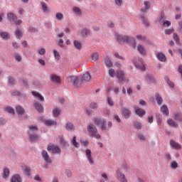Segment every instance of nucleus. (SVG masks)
Masks as SVG:
<instances>
[{"instance_id":"47","label":"nucleus","mask_w":182,"mask_h":182,"mask_svg":"<svg viewBox=\"0 0 182 182\" xmlns=\"http://www.w3.org/2000/svg\"><path fill=\"white\" fill-rule=\"evenodd\" d=\"M81 33L82 36H87V35H90V31L87 28H82L81 31Z\"/></svg>"},{"instance_id":"24","label":"nucleus","mask_w":182,"mask_h":182,"mask_svg":"<svg viewBox=\"0 0 182 182\" xmlns=\"http://www.w3.org/2000/svg\"><path fill=\"white\" fill-rule=\"evenodd\" d=\"M60 144L62 146V147H63L64 149L65 147H69V143L68 142V141H66L65 139V138H63V136H60Z\"/></svg>"},{"instance_id":"64","label":"nucleus","mask_w":182,"mask_h":182,"mask_svg":"<svg viewBox=\"0 0 182 182\" xmlns=\"http://www.w3.org/2000/svg\"><path fill=\"white\" fill-rule=\"evenodd\" d=\"M178 32H182V21H178Z\"/></svg>"},{"instance_id":"38","label":"nucleus","mask_w":182,"mask_h":182,"mask_svg":"<svg viewBox=\"0 0 182 182\" xmlns=\"http://www.w3.org/2000/svg\"><path fill=\"white\" fill-rule=\"evenodd\" d=\"M60 112H62V110L60 109V108H55L53 109V115L54 117H58V116L60 115Z\"/></svg>"},{"instance_id":"17","label":"nucleus","mask_w":182,"mask_h":182,"mask_svg":"<svg viewBox=\"0 0 182 182\" xmlns=\"http://www.w3.org/2000/svg\"><path fill=\"white\" fill-rule=\"evenodd\" d=\"M10 182H22V178L21 175L15 173L11 177Z\"/></svg>"},{"instance_id":"7","label":"nucleus","mask_w":182,"mask_h":182,"mask_svg":"<svg viewBox=\"0 0 182 182\" xmlns=\"http://www.w3.org/2000/svg\"><path fill=\"white\" fill-rule=\"evenodd\" d=\"M47 150L48 151H52L54 154H60L62 151L59 146L55 145L48 146Z\"/></svg>"},{"instance_id":"39","label":"nucleus","mask_w":182,"mask_h":182,"mask_svg":"<svg viewBox=\"0 0 182 182\" xmlns=\"http://www.w3.org/2000/svg\"><path fill=\"white\" fill-rule=\"evenodd\" d=\"M55 19L58 22H60V21H63V14H62L60 12H57L55 14Z\"/></svg>"},{"instance_id":"13","label":"nucleus","mask_w":182,"mask_h":182,"mask_svg":"<svg viewBox=\"0 0 182 182\" xmlns=\"http://www.w3.org/2000/svg\"><path fill=\"white\" fill-rule=\"evenodd\" d=\"M104 63L107 68H113V62L108 55L104 57Z\"/></svg>"},{"instance_id":"31","label":"nucleus","mask_w":182,"mask_h":182,"mask_svg":"<svg viewBox=\"0 0 182 182\" xmlns=\"http://www.w3.org/2000/svg\"><path fill=\"white\" fill-rule=\"evenodd\" d=\"M141 21H142V23L146 27L149 28L150 26V22H149V20L145 18L144 16H140Z\"/></svg>"},{"instance_id":"48","label":"nucleus","mask_w":182,"mask_h":182,"mask_svg":"<svg viewBox=\"0 0 182 182\" xmlns=\"http://www.w3.org/2000/svg\"><path fill=\"white\" fill-rule=\"evenodd\" d=\"M73 11L75 14V15H81L82 14V11H80V9L79 7H73Z\"/></svg>"},{"instance_id":"30","label":"nucleus","mask_w":182,"mask_h":182,"mask_svg":"<svg viewBox=\"0 0 182 182\" xmlns=\"http://www.w3.org/2000/svg\"><path fill=\"white\" fill-rule=\"evenodd\" d=\"M155 99H156V101L157 102V105H159V106L163 105V97H161V95L156 94Z\"/></svg>"},{"instance_id":"51","label":"nucleus","mask_w":182,"mask_h":182,"mask_svg":"<svg viewBox=\"0 0 182 182\" xmlns=\"http://www.w3.org/2000/svg\"><path fill=\"white\" fill-rule=\"evenodd\" d=\"M174 119L175 120H178L179 122H182V114L181 113L175 114Z\"/></svg>"},{"instance_id":"20","label":"nucleus","mask_w":182,"mask_h":182,"mask_svg":"<svg viewBox=\"0 0 182 182\" xmlns=\"http://www.w3.org/2000/svg\"><path fill=\"white\" fill-rule=\"evenodd\" d=\"M31 93L33 96H34V97H36V99H38V100H39L40 102H45V98L43 97V96H42V95H41V93L36 91H33Z\"/></svg>"},{"instance_id":"54","label":"nucleus","mask_w":182,"mask_h":182,"mask_svg":"<svg viewBox=\"0 0 182 182\" xmlns=\"http://www.w3.org/2000/svg\"><path fill=\"white\" fill-rule=\"evenodd\" d=\"M166 21V16L164 14H161L159 19V23L161 25Z\"/></svg>"},{"instance_id":"35","label":"nucleus","mask_w":182,"mask_h":182,"mask_svg":"<svg viewBox=\"0 0 182 182\" xmlns=\"http://www.w3.org/2000/svg\"><path fill=\"white\" fill-rule=\"evenodd\" d=\"M144 9H141L142 12H146L147 9H150V7L151 6V4L150 1H145L144 2Z\"/></svg>"},{"instance_id":"3","label":"nucleus","mask_w":182,"mask_h":182,"mask_svg":"<svg viewBox=\"0 0 182 182\" xmlns=\"http://www.w3.org/2000/svg\"><path fill=\"white\" fill-rule=\"evenodd\" d=\"M93 122L96 126H101V130L102 132H107L113 124L112 121H109L107 122V127H106L105 124V119H101L100 118H94Z\"/></svg>"},{"instance_id":"43","label":"nucleus","mask_w":182,"mask_h":182,"mask_svg":"<svg viewBox=\"0 0 182 182\" xmlns=\"http://www.w3.org/2000/svg\"><path fill=\"white\" fill-rule=\"evenodd\" d=\"M133 63L135 67L142 70V72H144V70H146V66L144 65L140 66L139 64H137L135 60H133Z\"/></svg>"},{"instance_id":"22","label":"nucleus","mask_w":182,"mask_h":182,"mask_svg":"<svg viewBox=\"0 0 182 182\" xmlns=\"http://www.w3.org/2000/svg\"><path fill=\"white\" fill-rule=\"evenodd\" d=\"M170 144L173 149H176V150H181V144H178V142H176L174 140H171Z\"/></svg>"},{"instance_id":"58","label":"nucleus","mask_w":182,"mask_h":182,"mask_svg":"<svg viewBox=\"0 0 182 182\" xmlns=\"http://www.w3.org/2000/svg\"><path fill=\"white\" fill-rule=\"evenodd\" d=\"M109 75L110 77H113L114 76H116V71L113 68H110L109 70Z\"/></svg>"},{"instance_id":"1","label":"nucleus","mask_w":182,"mask_h":182,"mask_svg":"<svg viewBox=\"0 0 182 182\" xmlns=\"http://www.w3.org/2000/svg\"><path fill=\"white\" fill-rule=\"evenodd\" d=\"M92 79L90 76V73L89 72L85 73L81 80H79V77L76 75H71L68 77V82L69 83H73V86L75 87H80L83 83H86V82H89Z\"/></svg>"},{"instance_id":"14","label":"nucleus","mask_w":182,"mask_h":182,"mask_svg":"<svg viewBox=\"0 0 182 182\" xmlns=\"http://www.w3.org/2000/svg\"><path fill=\"white\" fill-rule=\"evenodd\" d=\"M38 127L35 125L28 126V134H38Z\"/></svg>"},{"instance_id":"62","label":"nucleus","mask_w":182,"mask_h":182,"mask_svg":"<svg viewBox=\"0 0 182 182\" xmlns=\"http://www.w3.org/2000/svg\"><path fill=\"white\" fill-rule=\"evenodd\" d=\"M166 82L167 85H168V86L171 88L174 87V82L171 81L168 78H166Z\"/></svg>"},{"instance_id":"56","label":"nucleus","mask_w":182,"mask_h":182,"mask_svg":"<svg viewBox=\"0 0 182 182\" xmlns=\"http://www.w3.org/2000/svg\"><path fill=\"white\" fill-rule=\"evenodd\" d=\"M134 129H136L137 130H140V129H141V122H134Z\"/></svg>"},{"instance_id":"28","label":"nucleus","mask_w":182,"mask_h":182,"mask_svg":"<svg viewBox=\"0 0 182 182\" xmlns=\"http://www.w3.org/2000/svg\"><path fill=\"white\" fill-rule=\"evenodd\" d=\"M45 124H46V126H57L58 121L53 119H46L45 121Z\"/></svg>"},{"instance_id":"19","label":"nucleus","mask_w":182,"mask_h":182,"mask_svg":"<svg viewBox=\"0 0 182 182\" xmlns=\"http://www.w3.org/2000/svg\"><path fill=\"white\" fill-rule=\"evenodd\" d=\"M135 113L139 117H143L144 114H146V111L141 108H139V107H135Z\"/></svg>"},{"instance_id":"11","label":"nucleus","mask_w":182,"mask_h":182,"mask_svg":"<svg viewBox=\"0 0 182 182\" xmlns=\"http://www.w3.org/2000/svg\"><path fill=\"white\" fill-rule=\"evenodd\" d=\"M144 80L147 83H156V78L151 74H146L144 77Z\"/></svg>"},{"instance_id":"44","label":"nucleus","mask_w":182,"mask_h":182,"mask_svg":"<svg viewBox=\"0 0 182 182\" xmlns=\"http://www.w3.org/2000/svg\"><path fill=\"white\" fill-rule=\"evenodd\" d=\"M170 167L171 168H173V170H176V168H178V163L176 161H172L170 163Z\"/></svg>"},{"instance_id":"36","label":"nucleus","mask_w":182,"mask_h":182,"mask_svg":"<svg viewBox=\"0 0 182 182\" xmlns=\"http://www.w3.org/2000/svg\"><path fill=\"white\" fill-rule=\"evenodd\" d=\"M167 123L171 127H175V128L178 127V124L177 123H176V122L174 120H173L172 119H168Z\"/></svg>"},{"instance_id":"5","label":"nucleus","mask_w":182,"mask_h":182,"mask_svg":"<svg viewBox=\"0 0 182 182\" xmlns=\"http://www.w3.org/2000/svg\"><path fill=\"white\" fill-rule=\"evenodd\" d=\"M117 78L118 83H123L124 82L127 83L129 82V78L126 77V73L122 70L117 71Z\"/></svg>"},{"instance_id":"37","label":"nucleus","mask_w":182,"mask_h":182,"mask_svg":"<svg viewBox=\"0 0 182 182\" xmlns=\"http://www.w3.org/2000/svg\"><path fill=\"white\" fill-rule=\"evenodd\" d=\"M137 50L141 55H146V48H144V46L140 44L137 46Z\"/></svg>"},{"instance_id":"18","label":"nucleus","mask_w":182,"mask_h":182,"mask_svg":"<svg viewBox=\"0 0 182 182\" xmlns=\"http://www.w3.org/2000/svg\"><path fill=\"white\" fill-rule=\"evenodd\" d=\"M7 18L8 21L11 22V23H14L16 19H18V17H16V15L14 13H9L7 14Z\"/></svg>"},{"instance_id":"23","label":"nucleus","mask_w":182,"mask_h":182,"mask_svg":"<svg viewBox=\"0 0 182 182\" xmlns=\"http://www.w3.org/2000/svg\"><path fill=\"white\" fill-rule=\"evenodd\" d=\"M50 80L51 82H53L54 83H58V84L60 83L61 82L60 77L55 74H52L50 75Z\"/></svg>"},{"instance_id":"27","label":"nucleus","mask_w":182,"mask_h":182,"mask_svg":"<svg viewBox=\"0 0 182 182\" xmlns=\"http://www.w3.org/2000/svg\"><path fill=\"white\" fill-rule=\"evenodd\" d=\"M65 130H68V132L75 131V125L72 122H67L65 124Z\"/></svg>"},{"instance_id":"59","label":"nucleus","mask_w":182,"mask_h":182,"mask_svg":"<svg viewBox=\"0 0 182 182\" xmlns=\"http://www.w3.org/2000/svg\"><path fill=\"white\" fill-rule=\"evenodd\" d=\"M137 137L139 140H141V141H145L146 136L143 134H138Z\"/></svg>"},{"instance_id":"53","label":"nucleus","mask_w":182,"mask_h":182,"mask_svg":"<svg viewBox=\"0 0 182 182\" xmlns=\"http://www.w3.org/2000/svg\"><path fill=\"white\" fill-rule=\"evenodd\" d=\"M161 25H163L165 28H168V26H171V21L165 20Z\"/></svg>"},{"instance_id":"4","label":"nucleus","mask_w":182,"mask_h":182,"mask_svg":"<svg viewBox=\"0 0 182 182\" xmlns=\"http://www.w3.org/2000/svg\"><path fill=\"white\" fill-rule=\"evenodd\" d=\"M87 131L92 137L95 139H100V134H97V128L93 124H89L87 126Z\"/></svg>"},{"instance_id":"42","label":"nucleus","mask_w":182,"mask_h":182,"mask_svg":"<svg viewBox=\"0 0 182 182\" xmlns=\"http://www.w3.org/2000/svg\"><path fill=\"white\" fill-rule=\"evenodd\" d=\"M109 181V176L106 173H102L101 174V178L100 180V182H107Z\"/></svg>"},{"instance_id":"26","label":"nucleus","mask_w":182,"mask_h":182,"mask_svg":"<svg viewBox=\"0 0 182 182\" xmlns=\"http://www.w3.org/2000/svg\"><path fill=\"white\" fill-rule=\"evenodd\" d=\"M11 174V171L8 168H4L2 178L4 179L9 178V175Z\"/></svg>"},{"instance_id":"55","label":"nucleus","mask_w":182,"mask_h":182,"mask_svg":"<svg viewBox=\"0 0 182 182\" xmlns=\"http://www.w3.org/2000/svg\"><path fill=\"white\" fill-rule=\"evenodd\" d=\"M174 32V28H166L164 31L165 35H171Z\"/></svg>"},{"instance_id":"60","label":"nucleus","mask_w":182,"mask_h":182,"mask_svg":"<svg viewBox=\"0 0 182 182\" xmlns=\"http://www.w3.org/2000/svg\"><path fill=\"white\" fill-rule=\"evenodd\" d=\"M11 95L12 96H21V92L16 90H14L13 91H11Z\"/></svg>"},{"instance_id":"25","label":"nucleus","mask_w":182,"mask_h":182,"mask_svg":"<svg viewBox=\"0 0 182 182\" xmlns=\"http://www.w3.org/2000/svg\"><path fill=\"white\" fill-rule=\"evenodd\" d=\"M16 112L20 116H23V114H25V109H23L21 105L16 106Z\"/></svg>"},{"instance_id":"61","label":"nucleus","mask_w":182,"mask_h":182,"mask_svg":"<svg viewBox=\"0 0 182 182\" xmlns=\"http://www.w3.org/2000/svg\"><path fill=\"white\" fill-rule=\"evenodd\" d=\"M114 4L117 6H122L123 5V0H114Z\"/></svg>"},{"instance_id":"12","label":"nucleus","mask_w":182,"mask_h":182,"mask_svg":"<svg viewBox=\"0 0 182 182\" xmlns=\"http://www.w3.org/2000/svg\"><path fill=\"white\" fill-rule=\"evenodd\" d=\"M117 178L119 182H127L126 176L120 172V171H117Z\"/></svg>"},{"instance_id":"15","label":"nucleus","mask_w":182,"mask_h":182,"mask_svg":"<svg viewBox=\"0 0 182 182\" xmlns=\"http://www.w3.org/2000/svg\"><path fill=\"white\" fill-rule=\"evenodd\" d=\"M28 140L31 143H36V141L39 139V135L38 134H28Z\"/></svg>"},{"instance_id":"16","label":"nucleus","mask_w":182,"mask_h":182,"mask_svg":"<svg viewBox=\"0 0 182 182\" xmlns=\"http://www.w3.org/2000/svg\"><path fill=\"white\" fill-rule=\"evenodd\" d=\"M33 106L38 113H42L43 112V106H42V104L40 102L35 101L33 102Z\"/></svg>"},{"instance_id":"2","label":"nucleus","mask_w":182,"mask_h":182,"mask_svg":"<svg viewBox=\"0 0 182 182\" xmlns=\"http://www.w3.org/2000/svg\"><path fill=\"white\" fill-rule=\"evenodd\" d=\"M117 40L118 41V42H126L127 43H129V45L132 46L133 49H136L137 46V43H136V38L130 37L129 36L117 34Z\"/></svg>"},{"instance_id":"33","label":"nucleus","mask_w":182,"mask_h":182,"mask_svg":"<svg viewBox=\"0 0 182 182\" xmlns=\"http://www.w3.org/2000/svg\"><path fill=\"white\" fill-rule=\"evenodd\" d=\"M23 171L24 173V174H26V176H28V177H30L31 176V167L28 166H24L23 168Z\"/></svg>"},{"instance_id":"41","label":"nucleus","mask_w":182,"mask_h":182,"mask_svg":"<svg viewBox=\"0 0 182 182\" xmlns=\"http://www.w3.org/2000/svg\"><path fill=\"white\" fill-rule=\"evenodd\" d=\"M4 110L7 112V113H10V114H15V109L11 106L6 107Z\"/></svg>"},{"instance_id":"49","label":"nucleus","mask_w":182,"mask_h":182,"mask_svg":"<svg viewBox=\"0 0 182 182\" xmlns=\"http://www.w3.org/2000/svg\"><path fill=\"white\" fill-rule=\"evenodd\" d=\"M53 55L55 60H60V54L56 50H53Z\"/></svg>"},{"instance_id":"29","label":"nucleus","mask_w":182,"mask_h":182,"mask_svg":"<svg viewBox=\"0 0 182 182\" xmlns=\"http://www.w3.org/2000/svg\"><path fill=\"white\" fill-rule=\"evenodd\" d=\"M70 143L71 144H73V146L74 147H75V149H79L80 144H79V142H77V141H76V136H73V139L70 140Z\"/></svg>"},{"instance_id":"10","label":"nucleus","mask_w":182,"mask_h":182,"mask_svg":"<svg viewBox=\"0 0 182 182\" xmlns=\"http://www.w3.org/2000/svg\"><path fill=\"white\" fill-rule=\"evenodd\" d=\"M41 9L43 14H49L50 12V8L45 1H41Z\"/></svg>"},{"instance_id":"8","label":"nucleus","mask_w":182,"mask_h":182,"mask_svg":"<svg viewBox=\"0 0 182 182\" xmlns=\"http://www.w3.org/2000/svg\"><path fill=\"white\" fill-rule=\"evenodd\" d=\"M85 156L88 163L91 166H93V164H95V159H93V157H92V151L90 149L85 150Z\"/></svg>"},{"instance_id":"57","label":"nucleus","mask_w":182,"mask_h":182,"mask_svg":"<svg viewBox=\"0 0 182 182\" xmlns=\"http://www.w3.org/2000/svg\"><path fill=\"white\" fill-rule=\"evenodd\" d=\"M38 53H39L41 56H43L46 53V49L41 48L38 50Z\"/></svg>"},{"instance_id":"9","label":"nucleus","mask_w":182,"mask_h":182,"mask_svg":"<svg viewBox=\"0 0 182 182\" xmlns=\"http://www.w3.org/2000/svg\"><path fill=\"white\" fill-rule=\"evenodd\" d=\"M41 155L43 160L47 163V164H51L52 158H50L48 151H46V150L42 151Z\"/></svg>"},{"instance_id":"21","label":"nucleus","mask_w":182,"mask_h":182,"mask_svg":"<svg viewBox=\"0 0 182 182\" xmlns=\"http://www.w3.org/2000/svg\"><path fill=\"white\" fill-rule=\"evenodd\" d=\"M156 58L158 60H160V62H166L167 61V57H166V55L163 53H157Z\"/></svg>"},{"instance_id":"46","label":"nucleus","mask_w":182,"mask_h":182,"mask_svg":"<svg viewBox=\"0 0 182 182\" xmlns=\"http://www.w3.org/2000/svg\"><path fill=\"white\" fill-rule=\"evenodd\" d=\"M92 62H97L99 60V53H94L92 55Z\"/></svg>"},{"instance_id":"45","label":"nucleus","mask_w":182,"mask_h":182,"mask_svg":"<svg viewBox=\"0 0 182 182\" xmlns=\"http://www.w3.org/2000/svg\"><path fill=\"white\" fill-rule=\"evenodd\" d=\"M15 35L17 39H21V38H22L23 36L22 31L19 28H16L15 31Z\"/></svg>"},{"instance_id":"50","label":"nucleus","mask_w":182,"mask_h":182,"mask_svg":"<svg viewBox=\"0 0 182 182\" xmlns=\"http://www.w3.org/2000/svg\"><path fill=\"white\" fill-rule=\"evenodd\" d=\"M173 40L176 41V43H177V45H180V38L178 37V35H177L176 33H173Z\"/></svg>"},{"instance_id":"32","label":"nucleus","mask_w":182,"mask_h":182,"mask_svg":"<svg viewBox=\"0 0 182 182\" xmlns=\"http://www.w3.org/2000/svg\"><path fill=\"white\" fill-rule=\"evenodd\" d=\"M0 36L1 38H2L3 39H4L5 41H8V39H9V38H11V36L9 35V33L6 31H2L0 33Z\"/></svg>"},{"instance_id":"34","label":"nucleus","mask_w":182,"mask_h":182,"mask_svg":"<svg viewBox=\"0 0 182 182\" xmlns=\"http://www.w3.org/2000/svg\"><path fill=\"white\" fill-rule=\"evenodd\" d=\"M161 112L165 116H168V108L167 105H163L161 107Z\"/></svg>"},{"instance_id":"6","label":"nucleus","mask_w":182,"mask_h":182,"mask_svg":"<svg viewBox=\"0 0 182 182\" xmlns=\"http://www.w3.org/2000/svg\"><path fill=\"white\" fill-rule=\"evenodd\" d=\"M122 116L125 119L132 117V110H130L129 107H124L122 108Z\"/></svg>"},{"instance_id":"40","label":"nucleus","mask_w":182,"mask_h":182,"mask_svg":"<svg viewBox=\"0 0 182 182\" xmlns=\"http://www.w3.org/2000/svg\"><path fill=\"white\" fill-rule=\"evenodd\" d=\"M73 43L75 49H77L78 50H80V49H82V43H80V41L75 40L73 41Z\"/></svg>"},{"instance_id":"52","label":"nucleus","mask_w":182,"mask_h":182,"mask_svg":"<svg viewBox=\"0 0 182 182\" xmlns=\"http://www.w3.org/2000/svg\"><path fill=\"white\" fill-rule=\"evenodd\" d=\"M14 58L15 60H16V62H21L22 60V57L21 56V55H19L18 53H15L14 55Z\"/></svg>"},{"instance_id":"63","label":"nucleus","mask_w":182,"mask_h":182,"mask_svg":"<svg viewBox=\"0 0 182 182\" xmlns=\"http://www.w3.org/2000/svg\"><path fill=\"white\" fill-rule=\"evenodd\" d=\"M136 38L139 39V41H141V42L146 41V36H144L137 35Z\"/></svg>"}]
</instances>
